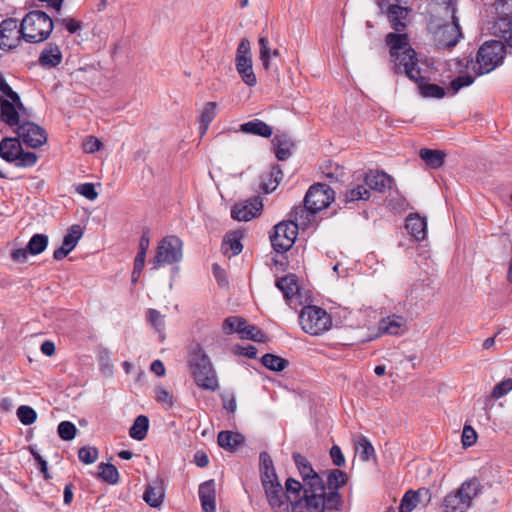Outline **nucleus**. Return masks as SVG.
<instances>
[{"label":"nucleus","mask_w":512,"mask_h":512,"mask_svg":"<svg viewBox=\"0 0 512 512\" xmlns=\"http://www.w3.org/2000/svg\"><path fill=\"white\" fill-rule=\"evenodd\" d=\"M348 482V475L340 469L326 472V484L323 490L315 491L306 498H299L292 503V512H333L340 511L343 499L339 489Z\"/></svg>","instance_id":"1"},{"label":"nucleus","mask_w":512,"mask_h":512,"mask_svg":"<svg viewBox=\"0 0 512 512\" xmlns=\"http://www.w3.org/2000/svg\"><path fill=\"white\" fill-rule=\"evenodd\" d=\"M385 42L389 46V53L393 62V71L396 74L404 73L413 78V71L418 65L417 53L410 46L408 35L405 33H388Z\"/></svg>","instance_id":"2"},{"label":"nucleus","mask_w":512,"mask_h":512,"mask_svg":"<svg viewBox=\"0 0 512 512\" xmlns=\"http://www.w3.org/2000/svg\"><path fill=\"white\" fill-rule=\"evenodd\" d=\"M292 458L302 477L303 483L294 478H288L285 488L288 493L294 494L295 500L306 498L315 491L323 490V478L313 469L307 458L300 453H293Z\"/></svg>","instance_id":"3"},{"label":"nucleus","mask_w":512,"mask_h":512,"mask_svg":"<svg viewBox=\"0 0 512 512\" xmlns=\"http://www.w3.org/2000/svg\"><path fill=\"white\" fill-rule=\"evenodd\" d=\"M188 365L196 385L203 389L215 392L219 389L216 370L204 349L196 345L188 359Z\"/></svg>","instance_id":"4"},{"label":"nucleus","mask_w":512,"mask_h":512,"mask_svg":"<svg viewBox=\"0 0 512 512\" xmlns=\"http://www.w3.org/2000/svg\"><path fill=\"white\" fill-rule=\"evenodd\" d=\"M506 55L504 42L490 40L485 42L477 51L476 59L469 62L476 75L481 76L493 71L501 65Z\"/></svg>","instance_id":"5"},{"label":"nucleus","mask_w":512,"mask_h":512,"mask_svg":"<svg viewBox=\"0 0 512 512\" xmlns=\"http://www.w3.org/2000/svg\"><path fill=\"white\" fill-rule=\"evenodd\" d=\"M54 28L53 20L45 12L33 10L26 14L20 24L21 37L29 43L46 40Z\"/></svg>","instance_id":"6"},{"label":"nucleus","mask_w":512,"mask_h":512,"mask_svg":"<svg viewBox=\"0 0 512 512\" xmlns=\"http://www.w3.org/2000/svg\"><path fill=\"white\" fill-rule=\"evenodd\" d=\"M481 492V484L478 478L473 477L464 481L455 491L445 496L443 500V512H467L472 501Z\"/></svg>","instance_id":"7"},{"label":"nucleus","mask_w":512,"mask_h":512,"mask_svg":"<svg viewBox=\"0 0 512 512\" xmlns=\"http://www.w3.org/2000/svg\"><path fill=\"white\" fill-rule=\"evenodd\" d=\"M335 191L325 183H316L310 186L304 197V206L296 207L295 220L302 218L303 214L309 212L315 215L319 211L327 208L334 201Z\"/></svg>","instance_id":"8"},{"label":"nucleus","mask_w":512,"mask_h":512,"mask_svg":"<svg viewBox=\"0 0 512 512\" xmlns=\"http://www.w3.org/2000/svg\"><path fill=\"white\" fill-rule=\"evenodd\" d=\"M183 242L177 236H166L158 244L156 255L150 260L152 269L157 270L162 265H171L181 261L183 257Z\"/></svg>","instance_id":"9"},{"label":"nucleus","mask_w":512,"mask_h":512,"mask_svg":"<svg viewBox=\"0 0 512 512\" xmlns=\"http://www.w3.org/2000/svg\"><path fill=\"white\" fill-rule=\"evenodd\" d=\"M299 322L303 331L310 335H319L332 324L330 315L324 309L310 305L301 310Z\"/></svg>","instance_id":"10"},{"label":"nucleus","mask_w":512,"mask_h":512,"mask_svg":"<svg viewBox=\"0 0 512 512\" xmlns=\"http://www.w3.org/2000/svg\"><path fill=\"white\" fill-rule=\"evenodd\" d=\"M268 504L273 512H292V503L295 501L294 494L284 492L278 478L262 482Z\"/></svg>","instance_id":"11"},{"label":"nucleus","mask_w":512,"mask_h":512,"mask_svg":"<svg viewBox=\"0 0 512 512\" xmlns=\"http://www.w3.org/2000/svg\"><path fill=\"white\" fill-rule=\"evenodd\" d=\"M446 9L451 12L452 23L440 26L435 33L436 46L439 49H450L457 45L462 32L460 30L459 18L456 16L455 3L447 2Z\"/></svg>","instance_id":"12"},{"label":"nucleus","mask_w":512,"mask_h":512,"mask_svg":"<svg viewBox=\"0 0 512 512\" xmlns=\"http://www.w3.org/2000/svg\"><path fill=\"white\" fill-rule=\"evenodd\" d=\"M298 220L283 221L273 227L270 242L277 253L287 252L294 244L298 235Z\"/></svg>","instance_id":"13"},{"label":"nucleus","mask_w":512,"mask_h":512,"mask_svg":"<svg viewBox=\"0 0 512 512\" xmlns=\"http://www.w3.org/2000/svg\"><path fill=\"white\" fill-rule=\"evenodd\" d=\"M17 137L30 148H38L46 143L47 133L34 122L23 121L15 130Z\"/></svg>","instance_id":"14"},{"label":"nucleus","mask_w":512,"mask_h":512,"mask_svg":"<svg viewBox=\"0 0 512 512\" xmlns=\"http://www.w3.org/2000/svg\"><path fill=\"white\" fill-rule=\"evenodd\" d=\"M263 208L258 197L236 203L231 209V217L237 221H249L260 215Z\"/></svg>","instance_id":"15"},{"label":"nucleus","mask_w":512,"mask_h":512,"mask_svg":"<svg viewBox=\"0 0 512 512\" xmlns=\"http://www.w3.org/2000/svg\"><path fill=\"white\" fill-rule=\"evenodd\" d=\"M83 235V228L78 225H72L64 236L62 245L53 253V258L57 261L64 259L77 245Z\"/></svg>","instance_id":"16"},{"label":"nucleus","mask_w":512,"mask_h":512,"mask_svg":"<svg viewBox=\"0 0 512 512\" xmlns=\"http://www.w3.org/2000/svg\"><path fill=\"white\" fill-rule=\"evenodd\" d=\"M365 187L379 193H385L392 188L393 178L383 171L370 170L364 177Z\"/></svg>","instance_id":"17"},{"label":"nucleus","mask_w":512,"mask_h":512,"mask_svg":"<svg viewBox=\"0 0 512 512\" xmlns=\"http://www.w3.org/2000/svg\"><path fill=\"white\" fill-rule=\"evenodd\" d=\"M20 28L18 22L14 18H8L0 23V48L11 49L15 47V40L19 38Z\"/></svg>","instance_id":"18"},{"label":"nucleus","mask_w":512,"mask_h":512,"mask_svg":"<svg viewBox=\"0 0 512 512\" xmlns=\"http://www.w3.org/2000/svg\"><path fill=\"white\" fill-rule=\"evenodd\" d=\"M409 79L415 81L418 84L420 93L423 97L441 99L445 96V90L443 87L437 84L426 82V78L421 76V70L418 65L416 66V70L413 71V78Z\"/></svg>","instance_id":"19"},{"label":"nucleus","mask_w":512,"mask_h":512,"mask_svg":"<svg viewBox=\"0 0 512 512\" xmlns=\"http://www.w3.org/2000/svg\"><path fill=\"white\" fill-rule=\"evenodd\" d=\"M22 145L19 137H4L0 141V157L7 163H15Z\"/></svg>","instance_id":"20"},{"label":"nucleus","mask_w":512,"mask_h":512,"mask_svg":"<svg viewBox=\"0 0 512 512\" xmlns=\"http://www.w3.org/2000/svg\"><path fill=\"white\" fill-rule=\"evenodd\" d=\"M0 121L10 127H19L22 124L19 112L12 101L0 97Z\"/></svg>","instance_id":"21"},{"label":"nucleus","mask_w":512,"mask_h":512,"mask_svg":"<svg viewBox=\"0 0 512 512\" xmlns=\"http://www.w3.org/2000/svg\"><path fill=\"white\" fill-rule=\"evenodd\" d=\"M275 156L279 161H285L291 156L294 146L292 138L286 133H277L272 140Z\"/></svg>","instance_id":"22"},{"label":"nucleus","mask_w":512,"mask_h":512,"mask_svg":"<svg viewBox=\"0 0 512 512\" xmlns=\"http://www.w3.org/2000/svg\"><path fill=\"white\" fill-rule=\"evenodd\" d=\"M235 67L242 81L253 87L257 84V78L253 71L252 58L235 57Z\"/></svg>","instance_id":"23"},{"label":"nucleus","mask_w":512,"mask_h":512,"mask_svg":"<svg viewBox=\"0 0 512 512\" xmlns=\"http://www.w3.org/2000/svg\"><path fill=\"white\" fill-rule=\"evenodd\" d=\"M408 233L416 240H424L427 235V222L424 217L418 214L410 215L405 225Z\"/></svg>","instance_id":"24"},{"label":"nucleus","mask_w":512,"mask_h":512,"mask_svg":"<svg viewBox=\"0 0 512 512\" xmlns=\"http://www.w3.org/2000/svg\"><path fill=\"white\" fill-rule=\"evenodd\" d=\"M38 62L42 67H57L62 62V53L58 45L53 43L48 44L41 52Z\"/></svg>","instance_id":"25"},{"label":"nucleus","mask_w":512,"mask_h":512,"mask_svg":"<svg viewBox=\"0 0 512 512\" xmlns=\"http://www.w3.org/2000/svg\"><path fill=\"white\" fill-rule=\"evenodd\" d=\"M276 287L282 292L284 299L290 304L291 299L299 290L297 278L293 274L285 275L276 280Z\"/></svg>","instance_id":"26"},{"label":"nucleus","mask_w":512,"mask_h":512,"mask_svg":"<svg viewBox=\"0 0 512 512\" xmlns=\"http://www.w3.org/2000/svg\"><path fill=\"white\" fill-rule=\"evenodd\" d=\"M217 442L220 447L228 451H234L245 442V438L238 432L224 430L219 432Z\"/></svg>","instance_id":"27"},{"label":"nucleus","mask_w":512,"mask_h":512,"mask_svg":"<svg viewBox=\"0 0 512 512\" xmlns=\"http://www.w3.org/2000/svg\"><path fill=\"white\" fill-rule=\"evenodd\" d=\"M240 130L243 133L257 135L263 138H269L273 133L272 127L259 119H254L241 124Z\"/></svg>","instance_id":"28"},{"label":"nucleus","mask_w":512,"mask_h":512,"mask_svg":"<svg viewBox=\"0 0 512 512\" xmlns=\"http://www.w3.org/2000/svg\"><path fill=\"white\" fill-rule=\"evenodd\" d=\"M243 238V233L240 230H235L227 233L224 236L223 243H222V249L224 250V253L226 254L228 250L231 251V256H236L242 252L243 245L241 243V240Z\"/></svg>","instance_id":"29"},{"label":"nucleus","mask_w":512,"mask_h":512,"mask_svg":"<svg viewBox=\"0 0 512 512\" xmlns=\"http://www.w3.org/2000/svg\"><path fill=\"white\" fill-rule=\"evenodd\" d=\"M493 29L494 34L512 48V18L508 16L498 18L493 25Z\"/></svg>","instance_id":"30"},{"label":"nucleus","mask_w":512,"mask_h":512,"mask_svg":"<svg viewBox=\"0 0 512 512\" xmlns=\"http://www.w3.org/2000/svg\"><path fill=\"white\" fill-rule=\"evenodd\" d=\"M408 9L400 5L392 4L388 7V18L393 30L401 32L405 29L406 24L401 19L406 18Z\"/></svg>","instance_id":"31"},{"label":"nucleus","mask_w":512,"mask_h":512,"mask_svg":"<svg viewBox=\"0 0 512 512\" xmlns=\"http://www.w3.org/2000/svg\"><path fill=\"white\" fill-rule=\"evenodd\" d=\"M259 461L261 483H267L269 480H275V478H278L274 468L273 460L268 452H261L259 455Z\"/></svg>","instance_id":"32"},{"label":"nucleus","mask_w":512,"mask_h":512,"mask_svg":"<svg viewBox=\"0 0 512 512\" xmlns=\"http://www.w3.org/2000/svg\"><path fill=\"white\" fill-rule=\"evenodd\" d=\"M420 158L426 165L432 169H438L443 166L445 162V153L440 150H432L429 148H422L419 151Z\"/></svg>","instance_id":"33"},{"label":"nucleus","mask_w":512,"mask_h":512,"mask_svg":"<svg viewBox=\"0 0 512 512\" xmlns=\"http://www.w3.org/2000/svg\"><path fill=\"white\" fill-rule=\"evenodd\" d=\"M164 492L159 483L149 484L143 494L144 501L153 508H158L163 503Z\"/></svg>","instance_id":"34"},{"label":"nucleus","mask_w":512,"mask_h":512,"mask_svg":"<svg viewBox=\"0 0 512 512\" xmlns=\"http://www.w3.org/2000/svg\"><path fill=\"white\" fill-rule=\"evenodd\" d=\"M258 44H259V50H260L259 58L262 62L264 69L269 70L271 57L279 56V50L271 49L270 45H269L270 44L269 39L267 36H264V35H261L259 37Z\"/></svg>","instance_id":"35"},{"label":"nucleus","mask_w":512,"mask_h":512,"mask_svg":"<svg viewBox=\"0 0 512 512\" xmlns=\"http://www.w3.org/2000/svg\"><path fill=\"white\" fill-rule=\"evenodd\" d=\"M261 364L274 372H281L289 366V361L276 354L266 353L260 359Z\"/></svg>","instance_id":"36"},{"label":"nucleus","mask_w":512,"mask_h":512,"mask_svg":"<svg viewBox=\"0 0 512 512\" xmlns=\"http://www.w3.org/2000/svg\"><path fill=\"white\" fill-rule=\"evenodd\" d=\"M149 429V419L145 415H139L134 420L133 425L129 429L131 438L137 441L143 440L147 436Z\"/></svg>","instance_id":"37"},{"label":"nucleus","mask_w":512,"mask_h":512,"mask_svg":"<svg viewBox=\"0 0 512 512\" xmlns=\"http://www.w3.org/2000/svg\"><path fill=\"white\" fill-rule=\"evenodd\" d=\"M370 190L364 185H356L355 187L347 189L343 194V201L348 203H354L361 200H368L370 198Z\"/></svg>","instance_id":"38"},{"label":"nucleus","mask_w":512,"mask_h":512,"mask_svg":"<svg viewBox=\"0 0 512 512\" xmlns=\"http://www.w3.org/2000/svg\"><path fill=\"white\" fill-rule=\"evenodd\" d=\"M355 447L362 461L367 462L375 456V450L366 436H359L355 440Z\"/></svg>","instance_id":"39"},{"label":"nucleus","mask_w":512,"mask_h":512,"mask_svg":"<svg viewBox=\"0 0 512 512\" xmlns=\"http://www.w3.org/2000/svg\"><path fill=\"white\" fill-rule=\"evenodd\" d=\"M405 324V320L401 316L393 315L380 322V330L390 335H398Z\"/></svg>","instance_id":"40"},{"label":"nucleus","mask_w":512,"mask_h":512,"mask_svg":"<svg viewBox=\"0 0 512 512\" xmlns=\"http://www.w3.org/2000/svg\"><path fill=\"white\" fill-rule=\"evenodd\" d=\"M216 110V102H208L205 104L200 115V130L202 135L206 133L210 123L214 120L216 116Z\"/></svg>","instance_id":"41"},{"label":"nucleus","mask_w":512,"mask_h":512,"mask_svg":"<svg viewBox=\"0 0 512 512\" xmlns=\"http://www.w3.org/2000/svg\"><path fill=\"white\" fill-rule=\"evenodd\" d=\"M98 477L109 484H117L119 481V472L117 468L110 463H101L98 466Z\"/></svg>","instance_id":"42"},{"label":"nucleus","mask_w":512,"mask_h":512,"mask_svg":"<svg viewBox=\"0 0 512 512\" xmlns=\"http://www.w3.org/2000/svg\"><path fill=\"white\" fill-rule=\"evenodd\" d=\"M48 245V236L45 234H34L28 244V251L31 255H38L42 253Z\"/></svg>","instance_id":"43"},{"label":"nucleus","mask_w":512,"mask_h":512,"mask_svg":"<svg viewBox=\"0 0 512 512\" xmlns=\"http://www.w3.org/2000/svg\"><path fill=\"white\" fill-rule=\"evenodd\" d=\"M241 339L264 343L268 340V336L257 326L248 325L245 330L241 331Z\"/></svg>","instance_id":"44"},{"label":"nucleus","mask_w":512,"mask_h":512,"mask_svg":"<svg viewBox=\"0 0 512 512\" xmlns=\"http://www.w3.org/2000/svg\"><path fill=\"white\" fill-rule=\"evenodd\" d=\"M16 414L19 421L25 426L33 424L37 419L36 411L32 407L27 405L19 406Z\"/></svg>","instance_id":"45"},{"label":"nucleus","mask_w":512,"mask_h":512,"mask_svg":"<svg viewBox=\"0 0 512 512\" xmlns=\"http://www.w3.org/2000/svg\"><path fill=\"white\" fill-rule=\"evenodd\" d=\"M474 80L475 78L470 74L460 75L450 82V87L448 88V91L451 92L452 95H455L462 88L468 87L471 84H473Z\"/></svg>","instance_id":"46"},{"label":"nucleus","mask_w":512,"mask_h":512,"mask_svg":"<svg viewBox=\"0 0 512 512\" xmlns=\"http://www.w3.org/2000/svg\"><path fill=\"white\" fill-rule=\"evenodd\" d=\"M417 496L415 490L410 489L406 491L401 499L399 512H412L417 504H419Z\"/></svg>","instance_id":"47"},{"label":"nucleus","mask_w":512,"mask_h":512,"mask_svg":"<svg viewBox=\"0 0 512 512\" xmlns=\"http://www.w3.org/2000/svg\"><path fill=\"white\" fill-rule=\"evenodd\" d=\"M59 437L64 441H71L77 433L76 426L70 421H62L57 427Z\"/></svg>","instance_id":"48"},{"label":"nucleus","mask_w":512,"mask_h":512,"mask_svg":"<svg viewBox=\"0 0 512 512\" xmlns=\"http://www.w3.org/2000/svg\"><path fill=\"white\" fill-rule=\"evenodd\" d=\"M98 449L92 446H83L78 450V458L84 464H92L98 459Z\"/></svg>","instance_id":"49"},{"label":"nucleus","mask_w":512,"mask_h":512,"mask_svg":"<svg viewBox=\"0 0 512 512\" xmlns=\"http://www.w3.org/2000/svg\"><path fill=\"white\" fill-rule=\"evenodd\" d=\"M147 320L154 329L161 333L165 328L164 316L156 309L150 308L147 311Z\"/></svg>","instance_id":"50"},{"label":"nucleus","mask_w":512,"mask_h":512,"mask_svg":"<svg viewBox=\"0 0 512 512\" xmlns=\"http://www.w3.org/2000/svg\"><path fill=\"white\" fill-rule=\"evenodd\" d=\"M38 160V156L34 152H24L23 148L21 149V152L19 153V156L14 163L16 167L20 168H28L33 167Z\"/></svg>","instance_id":"51"},{"label":"nucleus","mask_w":512,"mask_h":512,"mask_svg":"<svg viewBox=\"0 0 512 512\" xmlns=\"http://www.w3.org/2000/svg\"><path fill=\"white\" fill-rule=\"evenodd\" d=\"M278 180H275L273 179V177H270V173L267 172V173H264L261 175V183H260V188L265 192V193H271L273 192L277 186H278Z\"/></svg>","instance_id":"52"},{"label":"nucleus","mask_w":512,"mask_h":512,"mask_svg":"<svg viewBox=\"0 0 512 512\" xmlns=\"http://www.w3.org/2000/svg\"><path fill=\"white\" fill-rule=\"evenodd\" d=\"M511 390H512V379H507V380H504V381L498 383L493 388L491 395L494 398H501Z\"/></svg>","instance_id":"53"},{"label":"nucleus","mask_w":512,"mask_h":512,"mask_svg":"<svg viewBox=\"0 0 512 512\" xmlns=\"http://www.w3.org/2000/svg\"><path fill=\"white\" fill-rule=\"evenodd\" d=\"M76 191L84 196L85 198H87L88 200H95L98 196V193L96 192L95 190V186L94 184L92 183H84V184H80L77 188H76Z\"/></svg>","instance_id":"54"},{"label":"nucleus","mask_w":512,"mask_h":512,"mask_svg":"<svg viewBox=\"0 0 512 512\" xmlns=\"http://www.w3.org/2000/svg\"><path fill=\"white\" fill-rule=\"evenodd\" d=\"M477 440L476 431L468 425H465L462 432V444L464 447L472 446Z\"/></svg>","instance_id":"55"},{"label":"nucleus","mask_w":512,"mask_h":512,"mask_svg":"<svg viewBox=\"0 0 512 512\" xmlns=\"http://www.w3.org/2000/svg\"><path fill=\"white\" fill-rule=\"evenodd\" d=\"M201 506L204 512H214L216 510V495H199Z\"/></svg>","instance_id":"56"},{"label":"nucleus","mask_w":512,"mask_h":512,"mask_svg":"<svg viewBox=\"0 0 512 512\" xmlns=\"http://www.w3.org/2000/svg\"><path fill=\"white\" fill-rule=\"evenodd\" d=\"M155 393V399L157 402L167 404L169 406L173 405V397L167 389L164 387H157Z\"/></svg>","instance_id":"57"},{"label":"nucleus","mask_w":512,"mask_h":512,"mask_svg":"<svg viewBox=\"0 0 512 512\" xmlns=\"http://www.w3.org/2000/svg\"><path fill=\"white\" fill-rule=\"evenodd\" d=\"M330 457L332 462L337 467H342L345 465V457L341 451V448L338 445H333L330 449Z\"/></svg>","instance_id":"58"},{"label":"nucleus","mask_w":512,"mask_h":512,"mask_svg":"<svg viewBox=\"0 0 512 512\" xmlns=\"http://www.w3.org/2000/svg\"><path fill=\"white\" fill-rule=\"evenodd\" d=\"M61 25L65 26L67 31L71 34L76 33L82 28V22L75 20L73 18H63L57 20Z\"/></svg>","instance_id":"59"},{"label":"nucleus","mask_w":512,"mask_h":512,"mask_svg":"<svg viewBox=\"0 0 512 512\" xmlns=\"http://www.w3.org/2000/svg\"><path fill=\"white\" fill-rule=\"evenodd\" d=\"M246 57V58H252L251 55V45L250 41L247 38L241 39L240 43L238 44L237 51H236V57Z\"/></svg>","instance_id":"60"},{"label":"nucleus","mask_w":512,"mask_h":512,"mask_svg":"<svg viewBox=\"0 0 512 512\" xmlns=\"http://www.w3.org/2000/svg\"><path fill=\"white\" fill-rule=\"evenodd\" d=\"M30 452H31L32 456L34 457V459L36 460V462L38 464V468L41 471V473H43L45 479L49 478L47 461L44 460L42 458V456L37 451H35L33 448H30Z\"/></svg>","instance_id":"61"},{"label":"nucleus","mask_w":512,"mask_h":512,"mask_svg":"<svg viewBox=\"0 0 512 512\" xmlns=\"http://www.w3.org/2000/svg\"><path fill=\"white\" fill-rule=\"evenodd\" d=\"M28 254H30V252L28 251V247L14 249L11 252V259L14 262L24 263L27 260Z\"/></svg>","instance_id":"62"},{"label":"nucleus","mask_w":512,"mask_h":512,"mask_svg":"<svg viewBox=\"0 0 512 512\" xmlns=\"http://www.w3.org/2000/svg\"><path fill=\"white\" fill-rule=\"evenodd\" d=\"M102 146V143L95 137H89L85 142H84V150L85 152L87 153H93L95 151H98L100 150Z\"/></svg>","instance_id":"63"},{"label":"nucleus","mask_w":512,"mask_h":512,"mask_svg":"<svg viewBox=\"0 0 512 512\" xmlns=\"http://www.w3.org/2000/svg\"><path fill=\"white\" fill-rule=\"evenodd\" d=\"M199 495L205 494V495H216L215 490V481L213 479L205 481L200 484L199 486Z\"/></svg>","instance_id":"64"}]
</instances>
